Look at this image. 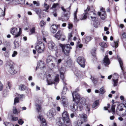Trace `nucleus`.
Listing matches in <instances>:
<instances>
[{
	"label": "nucleus",
	"instance_id": "nucleus-1",
	"mask_svg": "<svg viewBox=\"0 0 126 126\" xmlns=\"http://www.w3.org/2000/svg\"><path fill=\"white\" fill-rule=\"evenodd\" d=\"M73 101L75 103L72 104L70 106V109L73 111H75L78 108V103L79 101L80 96L76 92H74L72 93Z\"/></svg>",
	"mask_w": 126,
	"mask_h": 126
},
{
	"label": "nucleus",
	"instance_id": "nucleus-2",
	"mask_svg": "<svg viewBox=\"0 0 126 126\" xmlns=\"http://www.w3.org/2000/svg\"><path fill=\"white\" fill-rule=\"evenodd\" d=\"M80 118L77 121V124L78 126H85V122L87 121V115L84 114L80 115L79 114Z\"/></svg>",
	"mask_w": 126,
	"mask_h": 126
},
{
	"label": "nucleus",
	"instance_id": "nucleus-3",
	"mask_svg": "<svg viewBox=\"0 0 126 126\" xmlns=\"http://www.w3.org/2000/svg\"><path fill=\"white\" fill-rule=\"evenodd\" d=\"M62 116L63 122L66 125H69L71 124V121L67 111H65L63 112L62 114Z\"/></svg>",
	"mask_w": 126,
	"mask_h": 126
},
{
	"label": "nucleus",
	"instance_id": "nucleus-4",
	"mask_svg": "<svg viewBox=\"0 0 126 126\" xmlns=\"http://www.w3.org/2000/svg\"><path fill=\"white\" fill-rule=\"evenodd\" d=\"M45 48L44 44L42 42H40L36 44L35 46V48L38 53H41L43 52Z\"/></svg>",
	"mask_w": 126,
	"mask_h": 126
},
{
	"label": "nucleus",
	"instance_id": "nucleus-5",
	"mask_svg": "<svg viewBox=\"0 0 126 126\" xmlns=\"http://www.w3.org/2000/svg\"><path fill=\"white\" fill-rule=\"evenodd\" d=\"M48 48L50 50L57 52L58 49L57 46L54 43L51 42H49L48 43Z\"/></svg>",
	"mask_w": 126,
	"mask_h": 126
},
{
	"label": "nucleus",
	"instance_id": "nucleus-6",
	"mask_svg": "<svg viewBox=\"0 0 126 126\" xmlns=\"http://www.w3.org/2000/svg\"><path fill=\"white\" fill-rule=\"evenodd\" d=\"M11 33L14 36V38H17L20 36L19 32H18V29L16 28L13 27L10 30Z\"/></svg>",
	"mask_w": 126,
	"mask_h": 126
},
{
	"label": "nucleus",
	"instance_id": "nucleus-7",
	"mask_svg": "<svg viewBox=\"0 0 126 126\" xmlns=\"http://www.w3.org/2000/svg\"><path fill=\"white\" fill-rule=\"evenodd\" d=\"M77 62L81 67L83 68L85 67V61L83 57H79L77 59Z\"/></svg>",
	"mask_w": 126,
	"mask_h": 126
},
{
	"label": "nucleus",
	"instance_id": "nucleus-8",
	"mask_svg": "<svg viewBox=\"0 0 126 126\" xmlns=\"http://www.w3.org/2000/svg\"><path fill=\"white\" fill-rule=\"evenodd\" d=\"M72 49L70 45L69 44H67L65 45L64 48H63V51L64 52V54L67 56L69 55L70 52V50Z\"/></svg>",
	"mask_w": 126,
	"mask_h": 126
},
{
	"label": "nucleus",
	"instance_id": "nucleus-9",
	"mask_svg": "<svg viewBox=\"0 0 126 126\" xmlns=\"http://www.w3.org/2000/svg\"><path fill=\"white\" fill-rule=\"evenodd\" d=\"M101 11L100 12H98V15L100 16L101 18L102 19H104L106 17V15L104 9L101 7L100 9Z\"/></svg>",
	"mask_w": 126,
	"mask_h": 126
},
{
	"label": "nucleus",
	"instance_id": "nucleus-10",
	"mask_svg": "<svg viewBox=\"0 0 126 126\" xmlns=\"http://www.w3.org/2000/svg\"><path fill=\"white\" fill-rule=\"evenodd\" d=\"M55 37L58 40H59L61 37H62V39H61L62 41L64 40L65 39V36L62 34L61 31H59L57 32L55 35Z\"/></svg>",
	"mask_w": 126,
	"mask_h": 126
},
{
	"label": "nucleus",
	"instance_id": "nucleus-11",
	"mask_svg": "<svg viewBox=\"0 0 126 126\" xmlns=\"http://www.w3.org/2000/svg\"><path fill=\"white\" fill-rule=\"evenodd\" d=\"M61 100L62 101V103L63 106L67 107L68 106V102L66 98L64 96H62Z\"/></svg>",
	"mask_w": 126,
	"mask_h": 126
},
{
	"label": "nucleus",
	"instance_id": "nucleus-12",
	"mask_svg": "<svg viewBox=\"0 0 126 126\" xmlns=\"http://www.w3.org/2000/svg\"><path fill=\"white\" fill-rule=\"evenodd\" d=\"M38 118L40 119L41 124L40 126H48L46 123L45 119L43 118V117L41 115H39L38 116Z\"/></svg>",
	"mask_w": 126,
	"mask_h": 126
},
{
	"label": "nucleus",
	"instance_id": "nucleus-13",
	"mask_svg": "<svg viewBox=\"0 0 126 126\" xmlns=\"http://www.w3.org/2000/svg\"><path fill=\"white\" fill-rule=\"evenodd\" d=\"M86 99L84 98H82L80 100V105L79 106L80 110H81L84 106L85 104Z\"/></svg>",
	"mask_w": 126,
	"mask_h": 126
},
{
	"label": "nucleus",
	"instance_id": "nucleus-14",
	"mask_svg": "<svg viewBox=\"0 0 126 126\" xmlns=\"http://www.w3.org/2000/svg\"><path fill=\"white\" fill-rule=\"evenodd\" d=\"M69 16L68 14H64L60 18V20L63 21H67L69 18Z\"/></svg>",
	"mask_w": 126,
	"mask_h": 126
},
{
	"label": "nucleus",
	"instance_id": "nucleus-15",
	"mask_svg": "<svg viewBox=\"0 0 126 126\" xmlns=\"http://www.w3.org/2000/svg\"><path fill=\"white\" fill-rule=\"evenodd\" d=\"M65 69L63 67H62L59 70L60 74L61 76L60 77L61 79L63 80V81L64 82H65V81H64V72L65 71Z\"/></svg>",
	"mask_w": 126,
	"mask_h": 126
},
{
	"label": "nucleus",
	"instance_id": "nucleus-16",
	"mask_svg": "<svg viewBox=\"0 0 126 126\" xmlns=\"http://www.w3.org/2000/svg\"><path fill=\"white\" fill-rule=\"evenodd\" d=\"M50 29L52 33H54L57 30L58 26L56 25H53L50 27Z\"/></svg>",
	"mask_w": 126,
	"mask_h": 126
},
{
	"label": "nucleus",
	"instance_id": "nucleus-17",
	"mask_svg": "<svg viewBox=\"0 0 126 126\" xmlns=\"http://www.w3.org/2000/svg\"><path fill=\"white\" fill-rule=\"evenodd\" d=\"M118 60L120 64V66L121 69L122 70L123 72V73L124 76H125L126 75V72H125L124 71V70H123V62H122L121 59L119 57H118Z\"/></svg>",
	"mask_w": 126,
	"mask_h": 126
},
{
	"label": "nucleus",
	"instance_id": "nucleus-18",
	"mask_svg": "<svg viewBox=\"0 0 126 126\" xmlns=\"http://www.w3.org/2000/svg\"><path fill=\"white\" fill-rule=\"evenodd\" d=\"M92 39V38L90 36H86L82 39V40L83 42L87 44L91 41Z\"/></svg>",
	"mask_w": 126,
	"mask_h": 126
},
{
	"label": "nucleus",
	"instance_id": "nucleus-19",
	"mask_svg": "<svg viewBox=\"0 0 126 126\" xmlns=\"http://www.w3.org/2000/svg\"><path fill=\"white\" fill-rule=\"evenodd\" d=\"M55 115V113L53 112V110H51L47 113V115L49 118L53 117Z\"/></svg>",
	"mask_w": 126,
	"mask_h": 126
},
{
	"label": "nucleus",
	"instance_id": "nucleus-20",
	"mask_svg": "<svg viewBox=\"0 0 126 126\" xmlns=\"http://www.w3.org/2000/svg\"><path fill=\"white\" fill-rule=\"evenodd\" d=\"M78 12V10L77 9L76 11L73 14L74 16V22L76 23L80 20L77 18V15Z\"/></svg>",
	"mask_w": 126,
	"mask_h": 126
},
{
	"label": "nucleus",
	"instance_id": "nucleus-21",
	"mask_svg": "<svg viewBox=\"0 0 126 126\" xmlns=\"http://www.w3.org/2000/svg\"><path fill=\"white\" fill-rule=\"evenodd\" d=\"M104 63L105 65L107 66L110 64V61L109 59L108 58V56L106 55L104 60Z\"/></svg>",
	"mask_w": 126,
	"mask_h": 126
},
{
	"label": "nucleus",
	"instance_id": "nucleus-22",
	"mask_svg": "<svg viewBox=\"0 0 126 126\" xmlns=\"http://www.w3.org/2000/svg\"><path fill=\"white\" fill-rule=\"evenodd\" d=\"M47 82L48 85H50L54 83V82L51 80L50 79V75L49 74L47 75Z\"/></svg>",
	"mask_w": 126,
	"mask_h": 126
},
{
	"label": "nucleus",
	"instance_id": "nucleus-23",
	"mask_svg": "<svg viewBox=\"0 0 126 126\" xmlns=\"http://www.w3.org/2000/svg\"><path fill=\"white\" fill-rule=\"evenodd\" d=\"M35 11L36 13L39 16L40 18H43V17L41 16V10L39 9H35Z\"/></svg>",
	"mask_w": 126,
	"mask_h": 126
},
{
	"label": "nucleus",
	"instance_id": "nucleus-24",
	"mask_svg": "<svg viewBox=\"0 0 126 126\" xmlns=\"http://www.w3.org/2000/svg\"><path fill=\"white\" fill-rule=\"evenodd\" d=\"M55 59L54 57L51 55L47 57V63H49L52 61L53 60Z\"/></svg>",
	"mask_w": 126,
	"mask_h": 126
},
{
	"label": "nucleus",
	"instance_id": "nucleus-25",
	"mask_svg": "<svg viewBox=\"0 0 126 126\" xmlns=\"http://www.w3.org/2000/svg\"><path fill=\"white\" fill-rule=\"evenodd\" d=\"M37 66L40 68H43L45 67L44 63L43 62L40 61L37 63Z\"/></svg>",
	"mask_w": 126,
	"mask_h": 126
},
{
	"label": "nucleus",
	"instance_id": "nucleus-26",
	"mask_svg": "<svg viewBox=\"0 0 126 126\" xmlns=\"http://www.w3.org/2000/svg\"><path fill=\"white\" fill-rule=\"evenodd\" d=\"M44 8H45V9L43 11L48 12V9L49 7V5L47 4L46 2H45L44 5Z\"/></svg>",
	"mask_w": 126,
	"mask_h": 126
},
{
	"label": "nucleus",
	"instance_id": "nucleus-27",
	"mask_svg": "<svg viewBox=\"0 0 126 126\" xmlns=\"http://www.w3.org/2000/svg\"><path fill=\"white\" fill-rule=\"evenodd\" d=\"M14 63L12 61H10L7 62V65L10 68H12L13 66Z\"/></svg>",
	"mask_w": 126,
	"mask_h": 126
},
{
	"label": "nucleus",
	"instance_id": "nucleus-28",
	"mask_svg": "<svg viewBox=\"0 0 126 126\" xmlns=\"http://www.w3.org/2000/svg\"><path fill=\"white\" fill-rule=\"evenodd\" d=\"M12 68H10L9 70V71L10 73L12 74H14L17 73V71L15 70L13 68V66L12 67Z\"/></svg>",
	"mask_w": 126,
	"mask_h": 126
},
{
	"label": "nucleus",
	"instance_id": "nucleus-29",
	"mask_svg": "<svg viewBox=\"0 0 126 126\" xmlns=\"http://www.w3.org/2000/svg\"><path fill=\"white\" fill-rule=\"evenodd\" d=\"M90 15L91 16H90L91 19L93 20H95L96 17V15L93 12H90Z\"/></svg>",
	"mask_w": 126,
	"mask_h": 126
},
{
	"label": "nucleus",
	"instance_id": "nucleus-30",
	"mask_svg": "<svg viewBox=\"0 0 126 126\" xmlns=\"http://www.w3.org/2000/svg\"><path fill=\"white\" fill-rule=\"evenodd\" d=\"M26 87L24 85H20L19 87V89L21 91H24L26 89Z\"/></svg>",
	"mask_w": 126,
	"mask_h": 126
},
{
	"label": "nucleus",
	"instance_id": "nucleus-31",
	"mask_svg": "<svg viewBox=\"0 0 126 126\" xmlns=\"http://www.w3.org/2000/svg\"><path fill=\"white\" fill-rule=\"evenodd\" d=\"M16 2L18 3L23 4L25 3V0H15Z\"/></svg>",
	"mask_w": 126,
	"mask_h": 126
},
{
	"label": "nucleus",
	"instance_id": "nucleus-32",
	"mask_svg": "<svg viewBox=\"0 0 126 126\" xmlns=\"http://www.w3.org/2000/svg\"><path fill=\"white\" fill-rule=\"evenodd\" d=\"M99 103L98 100H97L95 101L92 105V107L93 108H95L96 107Z\"/></svg>",
	"mask_w": 126,
	"mask_h": 126
},
{
	"label": "nucleus",
	"instance_id": "nucleus-33",
	"mask_svg": "<svg viewBox=\"0 0 126 126\" xmlns=\"http://www.w3.org/2000/svg\"><path fill=\"white\" fill-rule=\"evenodd\" d=\"M123 110V108L120 105H118L116 110V111L118 112L119 111H121Z\"/></svg>",
	"mask_w": 126,
	"mask_h": 126
},
{
	"label": "nucleus",
	"instance_id": "nucleus-34",
	"mask_svg": "<svg viewBox=\"0 0 126 126\" xmlns=\"http://www.w3.org/2000/svg\"><path fill=\"white\" fill-rule=\"evenodd\" d=\"M13 113L17 115L19 112L18 111L17 109L15 107H14L13 109Z\"/></svg>",
	"mask_w": 126,
	"mask_h": 126
},
{
	"label": "nucleus",
	"instance_id": "nucleus-35",
	"mask_svg": "<svg viewBox=\"0 0 126 126\" xmlns=\"http://www.w3.org/2000/svg\"><path fill=\"white\" fill-rule=\"evenodd\" d=\"M100 45L103 47L105 48L107 47V45L106 43L104 42H102L100 44Z\"/></svg>",
	"mask_w": 126,
	"mask_h": 126
},
{
	"label": "nucleus",
	"instance_id": "nucleus-36",
	"mask_svg": "<svg viewBox=\"0 0 126 126\" xmlns=\"http://www.w3.org/2000/svg\"><path fill=\"white\" fill-rule=\"evenodd\" d=\"M58 121L57 122V123L59 125V126H64L63 125V123L61 122V118H59L58 119Z\"/></svg>",
	"mask_w": 126,
	"mask_h": 126
},
{
	"label": "nucleus",
	"instance_id": "nucleus-37",
	"mask_svg": "<svg viewBox=\"0 0 126 126\" xmlns=\"http://www.w3.org/2000/svg\"><path fill=\"white\" fill-rule=\"evenodd\" d=\"M35 29L34 27H33L30 30V35L33 34L35 32Z\"/></svg>",
	"mask_w": 126,
	"mask_h": 126
},
{
	"label": "nucleus",
	"instance_id": "nucleus-38",
	"mask_svg": "<svg viewBox=\"0 0 126 126\" xmlns=\"http://www.w3.org/2000/svg\"><path fill=\"white\" fill-rule=\"evenodd\" d=\"M105 92L104 88L103 87H102L100 89L99 93L101 94H103Z\"/></svg>",
	"mask_w": 126,
	"mask_h": 126
},
{
	"label": "nucleus",
	"instance_id": "nucleus-39",
	"mask_svg": "<svg viewBox=\"0 0 126 126\" xmlns=\"http://www.w3.org/2000/svg\"><path fill=\"white\" fill-rule=\"evenodd\" d=\"M118 79H113L112 80L113 82V86H116L117 85V84L118 83Z\"/></svg>",
	"mask_w": 126,
	"mask_h": 126
},
{
	"label": "nucleus",
	"instance_id": "nucleus-40",
	"mask_svg": "<svg viewBox=\"0 0 126 126\" xmlns=\"http://www.w3.org/2000/svg\"><path fill=\"white\" fill-rule=\"evenodd\" d=\"M5 15L4 12L3 10L0 8V17L3 16Z\"/></svg>",
	"mask_w": 126,
	"mask_h": 126
},
{
	"label": "nucleus",
	"instance_id": "nucleus-41",
	"mask_svg": "<svg viewBox=\"0 0 126 126\" xmlns=\"http://www.w3.org/2000/svg\"><path fill=\"white\" fill-rule=\"evenodd\" d=\"M75 75L78 77H79L81 75L79 71H76L74 72Z\"/></svg>",
	"mask_w": 126,
	"mask_h": 126
},
{
	"label": "nucleus",
	"instance_id": "nucleus-42",
	"mask_svg": "<svg viewBox=\"0 0 126 126\" xmlns=\"http://www.w3.org/2000/svg\"><path fill=\"white\" fill-rule=\"evenodd\" d=\"M67 90V89L66 88L64 87L63 90L62 92V95H63L66 94V91Z\"/></svg>",
	"mask_w": 126,
	"mask_h": 126
},
{
	"label": "nucleus",
	"instance_id": "nucleus-43",
	"mask_svg": "<svg viewBox=\"0 0 126 126\" xmlns=\"http://www.w3.org/2000/svg\"><path fill=\"white\" fill-rule=\"evenodd\" d=\"M115 105L113 104L112 105L111 107V110L113 112V113H114L115 112Z\"/></svg>",
	"mask_w": 126,
	"mask_h": 126
},
{
	"label": "nucleus",
	"instance_id": "nucleus-44",
	"mask_svg": "<svg viewBox=\"0 0 126 126\" xmlns=\"http://www.w3.org/2000/svg\"><path fill=\"white\" fill-rule=\"evenodd\" d=\"M59 5V4L58 3H54L53 5L51 8L52 9H53L54 8H55L57 7Z\"/></svg>",
	"mask_w": 126,
	"mask_h": 126
},
{
	"label": "nucleus",
	"instance_id": "nucleus-45",
	"mask_svg": "<svg viewBox=\"0 0 126 126\" xmlns=\"http://www.w3.org/2000/svg\"><path fill=\"white\" fill-rule=\"evenodd\" d=\"M54 80L56 82H59V78L58 75H57L56 76Z\"/></svg>",
	"mask_w": 126,
	"mask_h": 126
},
{
	"label": "nucleus",
	"instance_id": "nucleus-46",
	"mask_svg": "<svg viewBox=\"0 0 126 126\" xmlns=\"http://www.w3.org/2000/svg\"><path fill=\"white\" fill-rule=\"evenodd\" d=\"M113 77L114 78V79H118L119 78V76L117 74H114L113 75Z\"/></svg>",
	"mask_w": 126,
	"mask_h": 126
},
{
	"label": "nucleus",
	"instance_id": "nucleus-47",
	"mask_svg": "<svg viewBox=\"0 0 126 126\" xmlns=\"http://www.w3.org/2000/svg\"><path fill=\"white\" fill-rule=\"evenodd\" d=\"M33 3L34 5H36L37 6H40V4L39 1H33Z\"/></svg>",
	"mask_w": 126,
	"mask_h": 126
},
{
	"label": "nucleus",
	"instance_id": "nucleus-48",
	"mask_svg": "<svg viewBox=\"0 0 126 126\" xmlns=\"http://www.w3.org/2000/svg\"><path fill=\"white\" fill-rule=\"evenodd\" d=\"M45 24L46 22L43 21H41L40 23V26L41 27L45 25Z\"/></svg>",
	"mask_w": 126,
	"mask_h": 126
},
{
	"label": "nucleus",
	"instance_id": "nucleus-49",
	"mask_svg": "<svg viewBox=\"0 0 126 126\" xmlns=\"http://www.w3.org/2000/svg\"><path fill=\"white\" fill-rule=\"evenodd\" d=\"M118 41H117L114 42V45H112V44H111V45L113 47H117L118 46Z\"/></svg>",
	"mask_w": 126,
	"mask_h": 126
},
{
	"label": "nucleus",
	"instance_id": "nucleus-50",
	"mask_svg": "<svg viewBox=\"0 0 126 126\" xmlns=\"http://www.w3.org/2000/svg\"><path fill=\"white\" fill-rule=\"evenodd\" d=\"M7 86H6V87L9 89H10L12 87V85L10 82L8 81L7 84Z\"/></svg>",
	"mask_w": 126,
	"mask_h": 126
},
{
	"label": "nucleus",
	"instance_id": "nucleus-51",
	"mask_svg": "<svg viewBox=\"0 0 126 126\" xmlns=\"http://www.w3.org/2000/svg\"><path fill=\"white\" fill-rule=\"evenodd\" d=\"M14 43L15 47H19V45L17 41H15L14 42Z\"/></svg>",
	"mask_w": 126,
	"mask_h": 126
},
{
	"label": "nucleus",
	"instance_id": "nucleus-52",
	"mask_svg": "<svg viewBox=\"0 0 126 126\" xmlns=\"http://www.w3.org/2000/svg\"><path fill=\"white\" fill-rule=\"evenodd\" d=\"M83 14L84 15V16L82 18L80 19V20H82L85 19L87 18V13L86 12L85 14Z\"/></svg>",
	"mask_w": 126,
	"mask_h": 126
},
{
	"label": "nucleus",
	"instance_id": "nucleus-53",
	"mask_svg": "<svg viewBox=\"0 0 126 126\" xmlns=\"http://www.w3.org/2000/svg\"><path fill=\"white\" fill-rule=\"evenodd\" d=\"M18 124L20 125H22L24 123L23 121L21 119H19L18 121Z\"/></svg>",
	"mask_w": 126,
	"mask_h": 126
},
{
	"label": "nucleus",
	"instance_id": "nucleus-54",
	"mask_svg": "<svg viewBox=\"0 0 126 126\" xmlns=\"http://www.w3.org/2000/svg\"><path fill=\"white\" fill-rule=\"evenodd\" d=\"M37 110L38 111H39L41 110V107L40 105H37L36 106Z\"/></svg>",
	"mask_w": 126,
	"mask_h": 126
},
{
	"label": "nucleus",
	"instance_id": "nucleus-55",
	"mask_svg": "<svg viewBox=\"0 0 126 126\" xmlns=\"http://www.w3.org/2000/svg\"><path fill=\"white\" fill-rule=\"evenodd\" d=\"M18 97L16 96V97L15 99L14 104H15L16 103H18Z\"/></svg>",
	"mask_w": 126,
	"mask_h": 126
},
{
	"label": "nucleus",
	"instance_id": "nucleus-56",
	"mask_svg": "<svg viewBox=\"0 0 126 126\" xmlns=\"http://www.w3.org/2000/svg\"><path fill=\"white\" fill-rule=\"evenodd\" d=\"M17 95H16V96L18 97L19 98H23L24 97V96L23 95H19L18 94H16Z\"/></svg>",
	"mask_w": 126,
	"mask_h": 126
},
{
	"label": "nucleus",
	"instance_id": "nucleus-57",
	"mask_svg": "<svg viewBox=\"0 0 126 126\" xmlns=\"http://www.w3.org/2000/svg\"><path fill=\"white\" fill-rule=\"evenodd\" d=\"M82 47V45L81 44H80L79 43H78L76 46L77 47H78L79 48H81Z\"/></svg>",
	"mask_w": 126,
	"mask_h": 126
},
{
	"label": "nucleus",
	"instance_id": "nucleus-58",
	"mask_svg": "<svg viewBox=\"0 0 126 126\" xmlns=\"http://www.w3.org/2000/svg\"><path fill=\"white\" fill-rule=\"evenodd\" d=\"M18 120V118L17 117H12V121H16L17 120Z\"/></svg>",
	"mask_w": 126,
	"mask_h": 126
},
{
	"label": "nucleus",
	"instance_id": "nucleus-59",
	"mask_svg": "<svg viewBox=\"0 0 126 126\" xmlns=\"http://www.w3.org/2000/svg\"><path fill=\"white\" fill-rule=\"evenodd\" d=\"M17 52L16 51H14L13 52V54L12 55V56L13 57H15L17 54Z\"/></svg>",
	"mask_w": 126,
	"mask_h": 126
},
{
	"label": "nucleus",
	"instance_id": "nucleus-60",
	"mask_svg": "<svg viewBox=\"0 0 126 126\" xmlns=\"http://www.w3.org/2000/svg\"><path fill=\"white\" fill-rule=\"evenodd\" d=\"M68 28L69 29H71L73 27V25L72 24L69 23L68 24Z\"/></svg>",
	"mask_w": 126,
	"mask_h": 126
},
{
	"label": "nucleus",
	"instance_id": "nucleus-61",
	"mask_svg": "<svg viewBox=\"0 0 126 126\" xmlns=\"http://www.w3.org/2000/svg\"><path fill=\"white\" fill-rule=\"evenodd\" d=\"M3 88V85L0 81V91H1Z\"/></svg>",
	"mask_w": 126,
	"mask_h": 126
},
{
	"label": "nucleus",
	"instance_id": "nucleus-62",
	"mask_svg": "<svg viewBox=\"0 0 126 126\" xmlns=\"http://www.w3.org/2000/svg\"><path fill=\"white\" fill-rule=\"evenodd\" d=\"M86 110L88 111H90V106L88 105L86 106Z\"/></svg>",
	"mask_w": 126,
	"mask_h": 126
},
{
	"label": "nucleus",
	"instance_id": "nucleus-63",
	"mask_svg": "<svg viewBox=\"0 0 126 126\" xmlns=\"http://www.w3.org/2000/svg\"><path fill=\"white\" fill-rule=\"evenodd\" d=\"M72 36V34L71 33H70L68 35V39L70 40L71 37Z\"/></svg>",
	"mask_w": 126,
	"mask_h": 126
},
{
	"label": "nucleus",
	"instance_id": "nucleus-64",
	"mask_svg": "<svg viewBox=\"0 0 126 126\" xmlns=\"http://www.w3.org/2000/svg\"><path fill=\"white\" fill-rule=\"evenodd\" d=\"M122 35L123 38H126V34L125 33H124L123 34H122Z\"/></svg>",
	"mask_w": 126,
	"mask_h": 126
}]
</instances>
